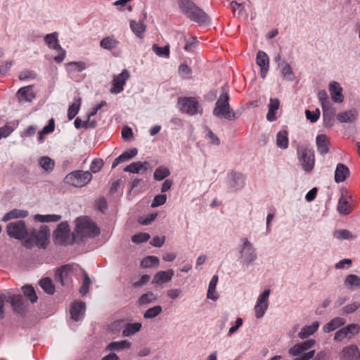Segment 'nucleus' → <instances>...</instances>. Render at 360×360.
Wrapping results in <instances>:
<instances>
[{"instance_id":"24","label":"nucleus","mask_w":360,"mask_h":360,"mask_svg":"<svg viewBox=\"0 0 360 360\" xmlns=\"http://www.w3.org/2000/svg\"><path fill=\"white\" fill-rule=\"evenodd\" d=\"M178 5L181 12L186 17H188L193 10L198 11V6L191 0H178Z\"/></svg>"},{"instance_id":"50","label":"nucleus","mask_w":360,"mask_h":360,"mask_svg":"<svg viewBox=\"0 0 360 360\" xmlns=\"http://www.w3.org/2000/svg\"><path fill=\"white\" fill-rule=\"evenodd\" d=\"M156 300L157 296L153 292H148L139 297V302L140 304H147L155 302Z\"/></svg>"},{"instance_id":"43","label":"nucleus","mask_w":360,"mask_h":360,"mask_svg":"<svg viewBox=\"0 0 360 360\" xmlns=\"http://www.w3.org/2000/svg\"><path fill=\"white\" fill-rule=\"evenodd\" d=\"M170 174V171L165 166L158 167L154 172V179L155 180H163Z\"/></svg>"},{"instance_id":"42","label":"nucleus","mask_w":360,"mask_h":360,"mask_svg":"<svg viewBox=\"0 0 360 360\" xmlns=\"http://www.w3.org/2000/svg\"><path fill=\"white\" fill-rule=\"evenodd\" d=\"M25 296L32 302L37 301V296L34 288L32 285H25L22 288Z\"/></svg>"},{"instance_id":"33","label":"nucleus","mask_w":360,"mask_h":360,"mask_svg":"<svg viewBox=\"0 0 360 360\" xmlns=\"http://www.w3.org/2000/svg\"><path fill=\"white\" fill-rule=\"evenodd\" d=\"M28 215V212L22 210L13 209L6 213L2 218L3 221H8L13 219L25 218Z\"/></svg>"},{"instance_id":"16","label":"nucleus","mask_w":360,"mask_h":360,"mask_svg":"<svg viewBox=\"0 0 360 360\" xmlns=\"http://www.w3.org/2000/svg\"><path fill=\"white\" fill-rule=\"evenodd\" d=\"M328 90L331 96V99L338 103H341L344 101V95L342 94V88L340 84L335 81H332L328 84Z\"/></svg>"},{"instance_id":"11","label":"nucleus","mask_w":360,"mask_h":360,"mask_svg":"<svg viewBox=\"0 0 360 360\" xmlns=\"http://www.w3.org/2000/svg\"><path fill=\"white\" fill-rule=\"evenodd\" d=\"M130 77V73L127 69H124L120 74L115 76L112 79L110 92L112 94H120L124 90V85Z\"/></svg>"},{"instance_id":"37","label":"nucleus","mask_w":360,"mask_h":360,"mask_svg":"<svg viewBox=\"0 0 360 360\" xmlns=\"http://www.w3.org/2000/svg\"><path fill=\"white\" fill-rule=\"evenodd\" d=\"M131 345V342L128 340L112 342L107 346V349L120 351L130 348Z\"/></svg>"},{"instance_id":"1","label":"nucleus","mask_w":360,"mask_h":360,"mask_svg":"<svg viewBox=\"0 0 360 360\" xmlns=\"http://www.w3.org/2000/svg\"><path fill=\"white\" fill-rule=\"evenodd\" d=\"M100 233L98 227L89 217H79L76 220L72 238L75 242L83 241L87 237H95Z\"/></svg>"},{"instance_id":"19","label":"nucleus","mask_w":360,"mask_h":360,"mask_svg":"<svg viewBox=\"0 0 360 360\" xmlns=\"http://www.w3.org/2000/svg\"><path fill=\"white\" fill-rule=\"evenodd\" d=\"M330 140L326 134H319L316 138V146L321 155H326L329 152L328 146Z\"/></svg>"},{"instance_id":"22","label":"nucleus","mask_w":360,"mask_h":360,"mask_svg":"<svg viewBox=\"0 0 360 360\" xmlns=\"http://www.w3.org/2000/svg\"><path fill=\"white\" fill-rule=\"evenodd\" d=\"M149 166L148 162H134L124 168V171L131 174H139L142 171H146Z\"/></svg>"},{"instance_id":"4","label":"nucleus","mask_w":360,"mask_h":360,"mask_svg":"<svg viewBox=\"0 0 360 360\" xmlns=\"http://www.w3.org/2000/svg\"><path fill=\"white\" fill-rule=\"evenodd\" d=\"M50 236L49 229L47 226H41L39 229H33L30 231V237L25 241V246L30 248L37 245L41 248H45Z\"/></svg>"},{"instance_id":"27","label":"nucleus","mask_w":360,"mask_h":360,"mask_svg":"<svg viewBox=\"0 0 360 360\" xmlns=\"http://www.w3.org/2000/svg\"><path fill=\"white\" fill-rule=\"evenodd\" d=\"M280 102L278 98H271L268 105V112L266 114V119L269 122H273L276 120V111L279 108Z\"/></svg>"},{"instance_id":"6","label":"nucleus","mask_w":360,"mask_h":360,"mask_svg":"<svg viewBox=\"0 0 360 360\" xmlns=\"http://www.w3.org/2000/svg\"><path fill=\"white\" fill-rule=\"evenodd\" d=\"M180 110L188 115H201L203 111L202 105L195 97H184L179 99Z\"/></svg>"},{"instance_id":"46","label":"nucleus","mask_w":360,"mask_h":360,"mask_svg":"<svg viewBox=\"0 0 360 360\" xmlns=\"http://www.w3.org/2000/svg\"><path fill=\"white\" fill-rule=\"evenodd\" d=\"M153 51L159 57H169V45L167 44L164 47H160L157 44H153L152 46Z\"/></svg>"},{"instance_id":"10","label":"nucleus","mask_w":360,"mask_h":360,"mask_svg":"<svg viewBox=\"0 0 360 360\" xmlns=\"http://www.w3.org/2000/svg\"><path fill=\"white\" fill-rule=\"evenodd\" d=\"M359 330L360 327L358 324H349L335 333L334 340L341 342L345 338H351L354 335L359 333Z\"/></svg>"},{"instance_id":"13","label":"nucleus","mask_w":360,"mask_h":360,"mask_svg":"<svg viewBox=\"0 0 360 360\" xmlns=\"http://www.w3.org/2000/svg\"><path fill=\"white\" fill-rule=\"evenodd\" d=\"M347 191L346 190L341 189V197L338 200L337 210L338 212L342 215H348L353 210L351 202L349 201L351 197L347 195Z\"/></svg>"},{"instance_id":"44","label":"nucleus","mask_w":360,"mask_h":360,"mask_svg":"<svg viewBox=\"0 0 360 360\" xmlns=\"http://www.w3.org/2000/svg\"><path fill=\"white\" fill-rule=\"evenodd\" d=\"M129 24L130 27L134 34L139 37H141L142 33L146 30V26L142 22H136L135 20H131Z\"/></svg>"},{"instance_id":"47","label":"nucleus","mask_w":360,"mask_h":360,"mask_svg":"<svg viewBox=\"0 0 360 360\" xmlns=\"http://www.w3.org/2000/svg\"><path fill=\"white\" fill-rule=\"evenodd\" d=\"M34 219L40 222L58 221L61 219L59 214H36Z\"/></svg>"},{"instance_id":"38","label":"nucleus","mask_w":360,"mask_h":360,"mask_svg":"<svg viewBox=\"0 0 360 360\" xmlns=\"http://www.w3.org/2000/svg\"><path fill=\"white\" fill-rule=\"evenodd\" d=\"M276 145L281 149H286L288 147V132L285 130L278 132L276 136Z\"/></svg>"},{"instance_id":"48","label":"nucleus","mask_w":360,"mask_h":360,"mask_svg":"<svg viewBox=\"0 0 360 360\" xmlns=\"http://www.w3.org/2000/svg\"><path fill=\"white\" fill-rule=\"evenodd\" d=\"M72 72H82L86 69V65L83 61H73L67 64Z\"/></svg>"},{"instance_id":"55","label":"nucleus","mask_w":360,"mask_h":360,"mask_svg":"<svg viewBox=\"0 0 360 360\" xmlns=\"http://www.w3.org/2000/svg\"><path fill=\"white\" fill-rule=\"evenodd\" d=\"M204 129L206 133V138L210 139L213 145L219 146L220 144L219 139L207 127L205 126Z\"/></svg>"},{"instance_id":"49","label":"nucleus","mask_w":360,"mask_h":360,"mask_svg":"<svg viewBox=\"0 0 360 360\" xmlns=\"http://www.w3.org/2000/svg\"><path fill=\"white\" fill-rule=\"evenodd\" d=\"M162 311V308L161 306H155L147 309L143 314V317L147 319H153L158 316Z\"/></svg>"},{"instance_id":"32","label":"nucleus","mask_w":360,"mask_h":360,"mask_svg":"<svg viewBox=\"0 0 360 360\" xmlns=\"http://www.w3.org/2000/svg\"><path fill=\"white\" fill-rule=\"evenodd\" d=\"M319 327V323L314 321L311 326H305L303 327L298 333V336L301 339H305L310 335L315 333Z\"/></svg>"},{"instance_id":"12","label":"nucleus","mask_w":360,"mask_h":360,"mask_svg":"<svg viewBox=\"0 0 360 360\" xmlns=\"http://www.w3.org/2000/svg\"><path fill=\"white\" fill-rule=\"evenodd\" d=\"M74 264H68L58 268L55 274V279L62 285L67 284L71 277Z\"/></svg>"},{"instance_id":"54","label":"nucleus","mask_w":360,"mask_h":360,"mask_svg":"<svg viewBox=\"0 0 360 360\" xmlns=\"http://www.w3.org/2000/svg\"><path fill=\"white\" fill-rule=\"evenodd\" d=\"M334 237L338 239H352L355 238V236H354L352 233L347 230V229H341L338 230L334 232L333 234Z\"/></svg>"},{"instance_id":"7","label":"nucleus","mask_w":360,"mask_h":360,"mask_svg":"<svg viewBox=\"0 0 360 360\" xmlns=\"http://www.w3.org/2000/svg\"><path fill=\"white\" fill-rule=\"evenodd\" d=\"M6 302H10L13 310L15 313L24 315L27 309V303L24 300L22 295L12 294L8 292L7 295H5Z\"/></svg>"},{"instance_id":"17","label":"nucleus","mask_w":360,"mask_h":360,"mask_svg":"<svg viewBox=\"0 0 360 360\" xmlns=\"http://www.w3.org/2000/svg\"><path fill=\"white\" fill-rule=\"evenodd\" d=\"M138 154V150L136 148H132L124 151L120 155L115 159L112 164V167H116L120 163L129 162L133 159Z\"/></svg>"},{"instance_id":"3","label":"nucleus","mask_w":360,"mask_h":360,"mask_svg":"<svg viewBox=\"0 0 360 360\" xmlns=\"http://www.w3.org/2000/svg\"><path fill=\"white\" fill-rule=\"evenodd\" d=\"M297 156L305 172H309L313 169L315 164L314 150L308 143L297 144Z\"/></svg>"},{"instance_id":"25","label":"nucleus","mask_w":360,"mask_h":360,"mask_svg":"<svg viewBox=\"0 0 360 360\" xmlns=\"http://www.w3.org/2000/svg\"><path fill=\"white\" fill-rule=\"evenodd\" d=\"M346 323V319L342 317H335L327 323L323 327L324 333H330L335 329L344 326Z\"/></svg>"},{"instance_id":"20","label":"nucleus","mask_w":360,"mask_h":360,"mask_svg":"<svg viewBox=\"0 0 360 360\" xmlns=\"http://www.w3.org/2000/svg\"><path fill=\"white\" fill-rule=\"evenodd\" d=\"M174 276V271L168 269L167 271H160L153 277V283L161 285L170 281Z\"/></svg>"},{"instance_id":"35","label":"nucleus","mask_w":360,"mask_h":360,"mask_svg":"<svg viewBox=\"0 0 360 360\" xmlns=\"http://www.w3.org/2000/svg\"><path fill=\"white\" fill-rule=\"evenodd\" d=\"M279 67L281 68V73L283 78L286 80L293 81L295 79V75L290 64L283 60L279 64Z\"/></svg>"},{"instance_id":"34","label":"nucleus","mask_w":360,"mask_h":360,"mask_svg":"<svg viewBox=\"0 0 360 360\" xmlns=\"http://www.w3.org/2000/svg\"><path fill=\"white\" fill-rule=\"evenodd\" d=\"M349 168L343 164H338L335 172V180H345L349 175Z\"/></svg>"},{"instance_id":"41","label":"nucleus","mask_w":360,"mask_h":360,"mask_svg":"<svg viewBox=\"0 0 360 360\" xmlns=\"http://www.w3.org/2000/svg\"><path fill=\"white\" fill-rule=\"evenodd\" d=\"M81 105V98H77L75 101L69 107L68 110V117L70 120H72L78 113Z\"/></svg>"},{"instance_id":"14","label":"nucleus","mask_w":360,"mask_h":360,"mask_svg":"<svg viewBox=\"0 0 360 360\" xmlns=\"http://www.w3.org/2000/svg\"><path fill=\"white\" fill-rule=\"evenodd\" d=\"M256 63L260 68L261 77L264 79L269 69V58L263 51H259L257 53Z\"/></svg>"},{"instance_id":"28","label":"nucleus","mask_w":360,"mask_h":360,"mask_svg":"<svg viewBox=\"0 0 360 360\" xmlns=\"http://www.w3.org/2000/svg\"><path fill=\"white\" fill-rule=\"evenodd\" d=\"M342 356L346 360H355L359 357L360 353L358 347L352 345L343 349Z\"/></svg>"},{"instance_id":"39","label":"nucleus","mask_w":360,"mask_h":360,"mask_svg":"<svg viewBox=\"0 0 360 360\" xmlns=\"http://www.w3.org/2000/svg\"><path fill=\"white\" fill-rule=\"evenodd\" d=\"M39 285L45 292L49 295H53L55 292V286L52 283L50 278L46 277L40 280Z\"/></svg>"},{"instance_id":"30","label":"nucleus","mask_w":360,"mask_h":360,"mask_svg":"<svg viewBox=\"0 0 360 360\" xmlns=\"http://www.w3.org/2000/svg\"><path fill=\"white\" fill-rule=\"evenodd\" d=\"M141 328V323H127L122 330V335L123 337H129L140 331Z\"/></svg>"},{"instance_id":"45","label":"nucleus","mask_w":360,"mask_h":360,"mask_svg":"<svg viewBox=\"0 0 360 360\" xmlns=\"http://www.w3.org/2000/svg\"><path fill=\"white\" fill-rule=\"evenodd\" d=\"M345 284L349 288H360V277L354 274H349L346 277Z\"/></svg>"},{"instance_id":"59","label":"nucleus","mask_w":360,"mask_h":360,"mask_svg":"<svg viewBox=\"0 0 360 360\" xmlns=\"http://www.w3.org/2000/svg\"><path fill=\"white\" fill-rule=\"evenodd\" d=\"M167 200L166 194L158 195L153 199L151 207H156L165 203Z\"/></svg>"},{"instance_id":"9","label":"nucleus","mask_w":360,"mask_h":360,"mask_svg":"<svg viewBox=\"0 0 360 360\" xmlns=\"http://www.w3.org/2000/svg\"><path fill=\"white\" fill-rule=\"evenodd\" d=\"M271 293V290L269 289H266L264 292L259 296L257 303L255 306V316L257 319L262 318L269 307V300L268 298Z\"/></svg>"},{"instance_id":"18","label":"nucleus","mask_w":360,"mask_h":360,"mask_svg":"<svg viewBox=\"0 0 360 360\" xmlns=\"http://www.w3.org/2000/svg\"><path fill=\"white\" fill-rule=\"evenodd\" d=\"M86 304L83 302H75L70 309L71 318L75 321H79L84 316Z\"/></svg>"},{"instance_id":"53","label":"nucleus","mask_w":360,"mask_h":360,"mask_svg":"<svg viewBox=\"0 0 360 360\" xmlns=\"http://www.w3.org/2000/svg\"><path fill=\"white\" fill-rule=\"evenodd\" d=\"M159 264V259L155 256H148L141 261V266L143 268H149Z\"/></svg>"},{"instance_id":"61","label":"nucleus","mask_w":360,"mask_h":360,"mask_svg":"<svg viewBox=\"0 0 360 360\" xmlns=\"http://www.w3.org/2000/svg\"><path fill=\"white\" fill-rule=\"evenodd\" d=\"M305 115L307 120H310L311 122H316L320 116V111L319 109H316L315 112H311L309 110H307L305 111Z\"/></svg>"},{"instance_id":"63","label":"nucleus","mask_w":360,"mask_h":360,"mask_svg":"<svg viewBox=\"0 0 360 360\" xmlns=\"http://www.w3.org/2000/svg\"><path fill=\"white\" fill-rule=\"evenodd\" d=\"M13 65V60L2 61L0 64V73L6 75Z\"/></svg>"},{"instance_id":"29","label":"nucleus","mask_w":360,"mask_h":360,"mask_svg":"<svg viewBox=\"0 0 360 360\" xmlns=\"http://www.w3.org/2000/svg\"><path fill=\"white\" fill-rule=\"evenodd\" d=\"M218 280V276L214 275L209 283V287L207 290V297L214 301L217 300L219 298V295L216 290V286Z\"/></svg>"},{"instance_id":"62","label":"nucleus","mask_w":360,"mask_h":360,"mask_svg":"<svg viewBox=\"0 0 360 360\" xmlns=\"http://www.w3.org/2000/svg\"><path fill=\"white\" fill-rule=\"evenodd\" d=\"M360 307V303L358 302H354L352 304H347L342 308V311L345 314H351L355 311L357 309Z\"/></svg>"},{"instance_id":"8","label":"nucleus","mask_w":360,"mask_h":360,"mask_svg":"<svg viewBox=\"0 0 360 360\" xmlns=\"http://www.w3.org/2000/svg\"><path fill=\"white\" fill-rule=\"evenodd\" d=\"M6 232L11 238L18 240H22L28 235L26 224L21 220L7 224Z\"/></svg>"},{"instance_id":"15","label":"nucleus","mask_w":360,"mask_h":360,"mask_svg":"<svg viewBox=\"0 0 360 360\" xmlns=\"http://www.w3.org/2000/svg\"><path fill=\"white\" fill-rule=\"evenodd\" d=\"M70 231V226L68 222L63 221L59 224L55 231L56 242L60 244L65 243L69 238Z\"/></svg>"},{"instance_id":"2","label":"nucleus","mask_w":360,"mask_h":360,"mask_svg":"<svg viewBox=\"0 0 360 360\" xmlns=\"http://www.w3.org/2000/svg\"><path fill=\"white\" fill-rule=\"evenodd\" d=\"M229 100V88L225 85L221 89V94L212 111L213 115L217 117H224L228 120H235L236 115L230 106Z\"/></svg>"},{"instance_id":"31","label":"nucleus","mask_w":360,"mask_h":360,"mask_svg":"<svg viewBox=\"0 0 360 360\" xmlns=\"http://www.w3.org/2000/svg\"><path fill=\"white\" fill-rule=\"evenodd\" d=\"M318 98L321 102V107L323 109V116L326 117L327 116L328 108H331V104L328 100V96L326 90H321L318 92ZM326 118H325L326 120Z\"/></svg>"},{"instance_id":"21","label":"nucleus","mask_w":360,"mask_h":360,"mask_svg":"<svg viewBox=\"0 0 360 360\" xmlns=\"http://www.w3.org/2000/svg\"><path fill=\"white\" fill-rule=\"evenodd\" d=\"M191 20L198 22L200 25L209 23L210 18L205 11L198 7V11L193 10L187 17Z\"/></svg>"},{"instance_id":"40","label":"nucleus","mask_w":360,"mask_h":360,"mask_svg":"<svg viewBox=\"0 0 360 360\" xmlns=\"http://www.w3.org/2000/svg\"><path fill=\"white\" fill-rule=\"evenodd\" d=\"M100 45L105 49L111 50L117 46L118 41L114 38V37H106L101 41Z\"/></svg>"},{"instance_id":"58","label":"nucleus","mask_w":360,"mask_h":360,"mask_svg":"<svg viewBox=\"0 0 360 360\" xmlns=\"http://www.w3.org/2000/svg\"><path fill=\"white\" fill-rule=\"evenodd\" d=\"M178 71L179 75L183 78H187L191 74V69L186 63L181 64Z\"/></svg>"},{"instance_id":"51","label":"nucleus","mask_w":360,"mask_h":360,"mask_svg":"<svg viewBox=\"0 0 360 360\" xmlns=\"http://www.w3.org/2000/svg\"><path fill=\"white\" fill-rule=\"evenodd\" d=\"M90 283H91V280H90L88 274L85 271H84L83 282H82V285L79 289V292L82 295V296H84L88 293Z\"/></svg>"},{"instance_id":"56","label":"nucleus","mask_w":360,"mask_h":360,"mask_svg":"<svg viewBox=\"0 0 360 360\" xmlns=\"http://www.w3.org/2000/svg\"><path fill=\"white\" fill-rule=\"evenodd\" d=\"M150 238V235L147 233H139L134 235L131 237L132 242L135 243H140L146 242Z\"/></svg>"},{"instance_id":"26","label":"nucleus","mask_w":360,"mask_h":360,"mask_svg":"<svg viewBox=\"0 0 360 360\" xmlns=\"http://www.w3.org/2000/svg\"><path fill=\"white\" fill-rule=\"evenodd\" d=\"M17 96L20 101H31L35 97L32 86L20 88L17 93Z\"/></svg>"},{"instance_id":"57","label":"nucleus","mask_w":360,"mask_h":360,"mask_svg":"<svg viewBox=\"0 0 360 360\" xmlns=\"http://www.w3.org/2000/svg\"><path fill=\"white\" fill-rule=\"evenodd\" d=\"M96 208L98 209L101 212L104 213L107 209V202L104 197H100L95 201Z\"/></svg>"},{"instance_id":"64","label":"nucleus","mask_w":360,"mask_h":360,"mask_svg":"<svg viewBox=\"0 0 360 360\" xmlns=\"http://www.w3.org/2000/svg\"><path fill=\"white\" fill-rule=\"evenodd\" d=\"M56 50L58 52V54L54 58V60L58 63H60L65 60L66 52L61 46Z\"/></svg>"},{"instance_id":"5","label":"nucleus","mask_w":360,"mask_h":360,"mask_svg":"<svg viewBox=\"0 0 360 360\" xmlns=\"http://www.w3.org/2000/svg\"><path fill=\"white\" fill-rule=\"evenodd\" d=\"M103 161L101 158L94 159L90 165L89 171L75 170L70 172L65 177V180H91V173L98 172L103 167Z\"/></svg>"},{"instance_id":"36","label":"nucleus","mask_w":360,"mask_h":360,"mask_svg":"<svg viewBox=\"0 0 360 360\" xmlns=\"http://www.w3.org/2000/svg\"><path fill=\"white\" fill-rule=\"evenodd\" d=\"M58 34L55 32L51 34H48L44 37V41L50 49H56L60 48V44L58 39Z\"/></svg>"},{"instance_id":"52","label":"nucleus","mask_w":360,"mask_h":360,"mask_svg":"<svg viewBox=\"0 0 360 360\" xmlns=\"http://www.w3.org/2000/svg\"><path fill=\"white\" fill-rule=\"evenodd\" d=\"M39 164L45 171H51L54 167V161L46 156L41 158Z\"/></svg>"},{"instance_id":"23","label":"nucleus","mask_w":360,"mask_h":360,"mask_svg":"<svg viewBox=\"0 0 360 360\" xmlns=\"http://www.w3.org/2000/svg\"><path fill=\"white\" fill-rule=\"evenodd\" d=\"M358 117V112L355 109L340 112L337 115V119L342 123H352L356 121Z\"/></svg>"},{"instance_id":"60","label":"nucleus","mask_w":360,"mask_h":360,"mask_svg":"<svg viewBox=\"0 0 360 360\" xmlns=\"http://www.w3.org/2000/svg\"><path fill=\"white\" fill-rule=\"evenodd\" d=\"M243 252L244 257L248 264L255 261L257 258V255L254 248H250L248 250L244 251Z\"/></svg>"}]
</instances>
